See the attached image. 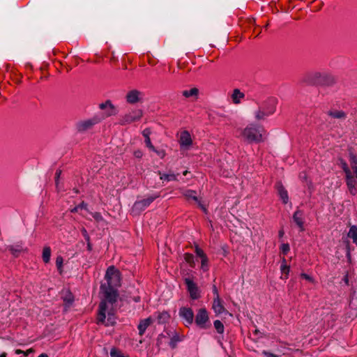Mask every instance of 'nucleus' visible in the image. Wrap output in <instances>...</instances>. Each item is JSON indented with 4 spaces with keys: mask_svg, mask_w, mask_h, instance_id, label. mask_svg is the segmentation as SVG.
Returning <instances> with one entry per match:
<instances>
[{
    "mask_svg": "<svg viewBox=\"0 0 357 357\" xmlns=\"http://www.w3.org/2000/svg\"><path fill=\"white\" fill-rule=\"evenodd\" d=\"M100 293L102 298L98 306L97 323L106 326H113L116 323V317L113 305L117 301L119 297L118 290L105 285H100Z\"/></svg>",
    "mask_w": 357,
    "mask_h": 357,
    "instance_id": "obj_1",
    "label": "nucleus"
},
{
    "mask_svg": "<svg viewBox=\"0 0 357 357\" xmlns=\"http://www.w3.org/2000/svg\"><path fill=\"white\" fill-rule=\"evenodd\" d=\"M278 101L275 98H268L265 100L259 109L255 112V118L257 120L264 119L266 117L273 114L276 108Z\"/></svg>",
    "mask_w": 357,
    "mask_h": 357,
    "instance_id": "obj_2",
    "label": "nucleus"
},
{
    "mask_svg": "<svg viewBox=\"0 0 357 357\" xmlns=\"http://www.w3.org/2000/svg\"><path fill=\"white\" fill-rule=\"evenodd\" d=\"M264 128L257 125L250 124L243 131V137L249 142H260L262 139Z\"/></svg>",
    "mask_w": 357,
    "mask_h": 357,
    "instance_id": "obj_3",
    "label": "nucleus"
},
{
    "mask_svg": "<svg viewBox=\"0 0 357 357\" xmlns=\"http://www.w3.org/2000/svg\"><path fill=\"white\" fill-rule=\"evenodd\" d=\"M105 283L101 284V285L107 286L110 288L116 289L121 285V273L120 271L115 268L114 266H109L105 273Z\"/></svg>",
    "mask_w": 357,
    "mask_h": 357,
    "instance_id": "obj_4",
    "label": "nucleus"
},
{
    "mask_svg": "<svg viewBox=\"0 0 357 357\" xmlns=\"http://www.w3.org/2000/svg\"><path fill=\"white\" fill-rule=\"evenodd\" d=\"M143 112L142 109H134L123 116H121L119 123L121 126L130 124L132 122L139 121L142 116Z\"/></svg>",
    "mask_w": 357,
    "mask_h": 357,
    "instance_id": "obj_5",
    "label": "nucleus"
},
{
    "mask_svg": "<svg viewBox=\"0 0 357 357\" xmlns=\"http://www.w3.org/2000/svg\"><path fill=\"white\" fill-rule=\"evenodd\" d=\"M195 321L196 325L201 329H207L211 326L208 314L206 308L198 310Z\"/></svg>",
    "mask_w": 357,
    "mask_h": 357,
    "instance_id": "obj_6",
    "label": "nucleus"
},
{
    "mask_svg": "<svg viewBox=\"0 0 357 357\" xmlns=\"http://www.w3.org/2000/svg\"><path fill=\"white\" fill-rule=\"evenodd\" d=\"M102 118L95 116L91 119L80 121L76 123V129L79 132H84L92 128V127L100 123Z\"/></svg>",
    "mask_w": 357,
    "mask_h": 357,
    "instance_id": "obj_7",
    "label": "nucleus"
},
{
    "mask_svg": "<svg viewBox=\"0 0 357 357\" xmlns=\"http://www.w3.org/2000/svg\"><path fill=\"white\" fill-rule=\"evenodd\" d=\"M159 196L158 195H151L146 199L136 201L132 206V212L139 213L148 207L156 198Z\"/></svg>",
    "mask_w": 357,
    "mask_h": 357,
    "instance_id": "obj_8",
    "label": "nucleus"
},
{
    "mask_svg": "<svg viewBox=\"0 0 357 357\" xmlns=\"http://www.w3.org/2000/svg\"><path fill=\"white\" fill-rule=\"evenodd\" d=\"M321 75V72L307 73L302 77L301 82L307 85H319Z\"/></svg>",
    "mask_w": 357,
    "mask_h": 357,
    "instance_id": "obj_9",
    "label": "nucleus"
},
{
    "mask_svg": "<svg viewBox=\"0 0 357 357\" xmlns=\"http://www.w3.org/2000/svg\"><path fill=\"white\" fill-rule=\"evenodd\" d=\"M99 108L102 110H105V112L103 113L102 116H99L100 118H102V120L106 117L114 116L117 114V110L115 106L109 100H106L105 102L100 103L99 105Z\"/></svg>",
    "mask_w": 357,
    "mask_h": 357,
    "instance_id": "obj_10",
    "label": "nucleus"
},
{
    "mask_svg": "<svg viewBox=\"0 0 357 357\" xmlns=\"http://www.w3.org/2000/svg\"><path fill=\"white\" fill-rule=\"evenodd\" d=\"M346 184L351 195H357V173L348 174L345 176Z\"/></svg>",
    "mask_w": 357,
    "mask_h": 357,
    "instance_id": "obj_11",
    "label": "nucleus"
},
{
    "mask_svg": "<svg viewBox=\"0 0 357 357\" xmlns=\"http://www.w3.org/2000/svg\"><path fill=\"white\" fill-rule=\"evenodd\" d=\"M185 284L187 287V290L190 294L192 299L196 300L200 297V292L196 283H195L190 278H186L184 280Z\"/></svg>",
    "mask_w": 357,
    "mask_h": 357,
    "instance_id": "obj_12",
    "label": "nucleus"
},
{
    "mask_svg": "<svg viewBox=\"0 0 357 357\" xmlns=\"http://www.w3.org/2000/svg\"><path fill=\"white\" fill-rule=\"evenodd\" d=\"M179 315L184 320L186 326H188L192 324L194 319V313L190 307H181L179 309Z\"/></svg>",
    "mask_w": 357,
    "mask_h": 357,
    "instance_id": "obj_13",
    "label": "nucleus"
},
{
    "mask_svg": "<svg viewBox=\"0 0 357 357\" xmlns=\"http://www.w3.org/2000/svg\"><path fill=\"white\" fill-rule=\"evenodd\" d=\"M143 96L142 92L133 89L130 91L126 96V101L130 104H135L141 101Z\"/></svg>",
    "mask_w": 357,
    "mask_h": 357,
    "instance_id": "obj_14",
    "label": "nucleus"
},
{
    "mask_svg": "<svg viewBox=\"0 0 357 357\" xmlns=\"http://www.w3.org/2000/svg\"><path fill=\"white\" fill-rule=\"evenodd\" d=\"M293 220L299 228L301 231L305 230L304 228V212L302 210L297 209L293 214Z\"/></svg>",
    "mask_w": 357,
    "mask_h": 357,
    "instance_id": "obj_15",
    "label": "nucleus"
},
{
    "mask_svg": "<svg viewBox=\"0 0 357 357\" xmlns=\"http://www.w3.org/2000/svg\"><path fill=\"white\" fill-rule=\"evenodd\" d=\"M336 83V78L331 74L321 73L320 84L322 86H333Z\"/></svg>",
    "mask_w": 357,
    "mask_h": 357,
    "instance_id": "obj_16",
    "label": "nucleus"
},
{
    "mask_svg": "<svg viewBox=\"0 0 357 357\" xmlns=\"http://www.w3.org/2000/svg\"><path fill=\"white\" fill-rule=\"evenodd\" d=\"M192 143V140L190 136V134L188 131L184 130L181 133L179 144L181 148L189 147Z\"/></svg>",
    "mask_w": 357,
    "mask_h": 357,
    "instance_id": "obj_17",
    "label": "nucleus"
},
{
    "mask_svg": "<svg viewBox=\"0 0 357 357\" xmlns=\"http://www.w3.org/2000/svg\"><path fill=\"white\" fill-rule=\"evenodd\" d=\"M153 322V319L152 317H149L146 319H141L137 326V328L139 331V335L142 336L147 328Z\"/></svg>",
    "mask_w": 357,
    "mask_h": 357,
    "instance_id": "obj_18",
    "label": "nucleus"
},
{
    "mask_svg": "<svg viewBox=\"0 0 357 357\" xmlns=\"http://www.w3.org/2000/svg\"><path fill=\"white\" fill-rule=\"evenodd\" d=\"M158 324H164L170 319V314L167 311L156 312L153 314Z\"/></svg>",
    "mask_w": 357,
    "mask_h": 357,
    "instance_id": "obj_19",
    "label": "nucleus"
},
{
    "mask_svg": "<svg viewBox=\"0 0 357 357\" xmlns=\"http://www.w3.org/2000/svg\"><path fill=\"white\" fill-rule=\"evenodd\" d=\"M278 190V195L280 199L282 200L283 204H286L289 202L288 192L282 183L280 181L275 185Z\"/></svg>",
    "mask_w": 357,
    "mask_h": 357,
    "instance_id": "obj_20",
    "label": "nucleus"
},
{
    "mask_svg": "<svg viewBox=\"0 0 357 357\" xmlns=\"http://www.w3.org/2000/svg\"><path fill=\"white\" fill-rule=\"evenodd\" d=\"M212 308L214 310L215 313L217 314H222L225 308L222 303V301L220 298H214Z\"/></svg>",
    "mask_w": 357,
    "mask_h": 357,
    "instance_id": "obj_21",
    "label": "nucleus"
},
{
    "mask_svg": "<svg viewBox=\"0 0 357 357\" xmlns=\"http://www.w3.org/2000/svg\"><path fill=\"white\" fill-rule=\"evenodd\" d=\"M151 134V131L150 128H145L142 131V135L144 137V142L146 146L151 150V151H155V147L152 144L150 139V135Z\"/></svg>",
    "mask_w": 357,
    "mask_h": 357,
    "instance_id": "obj_22",
    "label": "nucleus"
},
{
    "mask_svg": "<svg viewBox=\"0 0 357 357\" xmlns=\"http://www.w3.org/2000/svg\"><path fill=\"white\" fill-rule=\"evenodd\" d=\"M327 114L334 119H345L347 116V113L342 110H329Z\"/></svg>",
    "mask_w": 357,
    "mask_h": 357,
    "instance_id": "obj_23",
    "label": "nucleus"
},
{
    "mask_svg": "<svg viewBox=\"0 0 357 357\" xmlns=\"http://www.w3.org/2000/svg\"><path fill=\"white\" fill-rule=\"evenodd\" d=\"M7 249L12 253L13 256L18 257L19 254L23 251L22 243H17L8 246Z\"/></svg>",
    "mask_w": 357,
    "mask_h": 357,
    "instance_id": "obj_24",
    "label": "nucleus"
},
{
    "mask_svg": "<svg viewBox=\"0 0 357 357\" xmlns=\"http://www.w3.org/2000/svg\"><path fill=\"white\" fill-rule=\"evenodd\" d=\"M158 174L160 175V178L162 181H177V176L178 174H164L162 173L160 171H158Z\"/></svg>",
    "mask_w": 357,
    "mask_h": 357,
    "instance_id": "obj_25",
    "label": "nucleus"
},
{
    "mask_svg": "<svg viewBox=\"0 0 357 357\" xmlns=\"http://www.w3.org/2000/svg\"><path fill=\"white\" fill-rule=\"evenodd\" d=\"M245 96L244 93H242L238 89H235L233 91L231 95L232 101L234 104H238L241 102V99Z\"/></svg>",
    "mask_w": 357,
    "mask_h": 357,
    "instance_id": "obj_26",
    "label": "nucleus"
},
{
    "mask_svg": "<svg viewBox=\"0 0 357 357\" xmlns=\"http://www.w3.org/2000/svg\"><path fill=\"white\" fill-rule=\"evenodd\" d=\"M183 196L188 200L192 199L195 202H198L199 199L197 196V192L195 190H185L183 192Z\"/></svg>",
    "mask_w": 357,
    "mask_h": 357,
    "instance_id": "obj_27",
    "label": "nucleus"
},
{
    "mask_svg": "<svg viewBox=\"0 0 357 357\" xmlns=\"http://www.w3.org/2000/svg\"><path fill=\"white\" fill-rule=\"evenodd\" d=\"M347 236L353 240V243L357 245V227L352 225L349 228Z\"/></svg>",
    "mask_w": 357,
    "mask_h": 357,
    "instance_id": "obj_28",
    "label": "nucleus"
},
{
    "mask_svg": "<svg viewBox=\"0 0 357 357\" xmlns=\"http://www.w3.org/2000/svg\"><path fill=\"white\" fill-rule=\"evenodd\" d=\"M349 162L351 166V169H353L354 173H357V157L356 155L350 151L349 153Z\"/></svg>",
    "mask_w": 357,
    "mask_h": 357,
    "instance_id": "obj_29",
    "label": "nucleus"
},
{
    "mask_svg": "<svg viewBox=\"0 0 357 357\" xmlns=\"http://www.w3.org/2000/svg\"><path fill=\"white\" fill-rule=\"evenodd\" d=\"M337 164L342 169L343 172L345 174V176L351 172L347 162L343 158H339Z\"/></svg>",
    "mask_w": 357,
    "mask_h": 357,
    "instance_id": "obj_30",
    "label": "nucleus"
},
{
    "mask_svg": "<svg viewBox=\"0 0 357 357\" xmlns=\"http://www.w3.org/2000/svg\"><path fill=\"white\" fill-rule=\"evenodd\" d=\"M181 340L182 338L178 335L177 333L175 332L171 337L170 342L169 343V347L172 349H175L176 347L177 343Z\"/></svg>",
    "mask_w": 357,
    "mask_h": 357,
    "instance_id": "obj_31",
    "label": "nucleus"
},
{
    "mask_svg": "<svg viewBox=\"0 0 357 357\" xmlns=\"http://www.w3.org/2000/svg\"><path fill=\"white\" fill-rule=\"evenodd\" d=\"M183 96L185 98H190L192 96H197L199 93V90L197 88H192L190 90H185L182 92Z\"/></svg>",
    "mask_w": 357,
    "mask_h": 357,
    "instance_id": "obj_32",
    "label": "nucleus"
},
{
    "mask_svg": "<svg viewBox=\"0 0 357 357\" xmlns=\"http://www.w3.org/2000/svg\"><path fill=\"white\" fill-rule=\"evenodd\" d=\"M184 259L190 265V266L191 268H195V257H194V255L192 254L185 253L184 254Z\"/></svg>",
    "mask_w": 357,
    "mask_h": 357,
    "instance_id": "obj_33",
    "label": "nucleus"
},
{
    "mask_svg": "<svg viewBox=\"0 0 357 357\" xmlns=\"http://www.w3.org/2000/svg\"><path fill=\"white\" fill-rule=\"evenodd\" d=\"M280 271L282 274L286 275L285 279H287L290 271V266L287 264V260L284 257L282 258V264L280 266Z\"/></svg>",
    "mask_w": 357,
    "mask_h": 357,
    "instance_id": "obj_34",
    "label": "nucleus"
},
{
    "mask_svg": "<svg viewBox=\"0 0 357 357\" xmlns=\"http://www.w3.org/2000/svg\"><path fill=\"white\" fill-rule=\"evenodd\" d=\"M51 249L50 247H45L43 250V260L45 263H48L50 260Z\"/></svg>",
    "mask_w": 357,
    "mask_h": 357,
    "instance_id": "obj_35",
    "label": "nucleus"
},
{
    "mask_svg": "<svg viewBox=\"0 0 357 357\" xmlns=\"http://www.w3.org/2000/svg\"><path fill=\"white\" fill-rule=\"evenodd\" d=\"M63 300L65 303L66 307H68L73 304L74 301V296L70 292H67L66 295L63 297Z\"/></svg>",
    "mask_w": 357,
    "mask_h": 357,
    "instance_id": "obj_36",
    "label": "nucleus"
},
{
    "mask_svg": "<svg viewBox=\"0 0 357 357\" xmlns=\"http://www.w3.org/2000/svg\"><path fill=\"white\" fill-rule=\"evenodd\" d=\"M214 327L219 334L224 333L225 327L223 324L220 320H215L213 322Z\"/></svg>",
    "mask_w": 357,
    "mask_h": 357,
    "instance_id": "obj_37",
    "label": "nucleus"
},
{
    "mask_svg": "<svg viewBox=\"0 0 357 357\" xmlns=\"http://www.w3.org/2000/svg\"><path fill=\"white\" fill-rule=\"evenodd\" d=\"M201 268L204 272L208 271V259L207 256L201 259Z\"/></svg>",
    "mask_w": 357,
    "mask_h": 357,
    "instance_id": "obj_38",
    "label": "nucleus"
},
{
    "mask_svg": "<svg viewBox=\"0 0 357 357\" xmlns=\"http://www.w3.org/2000/svg\"><path fill=\"white\" fill-rule=\"evenodd\" d=\"M356 292L354 291L351 296L349 305L352 309L357 310V296H356Z\"/></svg>",
    "mask_w": 357,
    "mask_h": 357,
    "instance_id": "obj_39",
    "label": "nucleus"
},
{
    "mask_svg": "<svg viewBox=\"0 0 357 357\" xmlns=\"http://www.w3.org/2000/svg\"><path fill=\"white\" fill-rule=\"evenodd\" d=\"M63 259L61 256H58L56 259V266L57 269L61 272L62 266H63Z\"/></svg>",
    "mask_w": 357,
    "mask_h": 357,
    "instance_id": "obj_40",
    "label": "nucleus"
},
{
    "mask_svg": "<svg viewBox=\"0 0 357 357\" xmlns=\"http://www.w3.org/2000/svg\"><path fill=\"white\" fill-rule=\"evenodd\" d=\"M280 250H281V252L284 255H287V253L290 250V247H289V243H283V244H282V245L280 246Z\"/></svg>",
    "mask_w": 357,
    "mask_h": 357,
    "instance_id": "obj_41",
    "label": "nucleus"
},
{
    "mask_svg": "<svg viewBox=\"0 0 357 357\" xmlns=\"http://www.w3.org/2000/svg\"><path fill=\"white\" fill-rule=\"evenodd\" d=\"M110 356H111V357H128V356H123V355L121 354L115 347H113L111 349Z\"/></svg>",
    "mask_w": 357,
    "mask_h": 357,
    "instance_id": "obj_42",
    "label": "nucleus"
},
{
    "mask_svg": "<svg viewBox=\"0 0 357 357\" xmlns=\"http://www.w3.org/2000/svg\"><path fill=\"white\" fill-rule=\"evenodd\" d=\"M195 253L197 256L200 257L201 259L206 257V255L204 253L203 250L201 249L198 245L195 246Z\"/></svg>",
    "mask_w": 357,
    "mask_h": 357,
    "instance_id": "obj_43",
    "label": "nucleus"
},
{
    "mask_svg": "<svg viewBox=\"0 0 357 357\" xmlns=\"http://www.w3.org/2000/svg\"><path fill=\"white\" fill-rule=\"evenodd\" d=\"M301 278H302L306 280H308L310 282H314V279L310 275H309L306 273H301Z\"/></svg>",
    "mask_w": 357,
    "mask_h": 357,
    "instance_id": "obj_44",
    "label": "nucleus"
},
{
    "mask_svg": "<svg viewBox=\"0 0 357 357\" xmlns=\"http://www.w3.org/2000/svg\"><path fill=\"white\" fill-rule=\"evenodd\" d=\"M82 234L85 239V241L87 242V241H90V236L86 231V229L85 228H82Z\"/></svg>",
    "mask_w": 357,
    "mask_h": 357,
    "instance_id": "obj_45",
    "label": "nucleus"
},
{
    "mask_svg": "<svg viewBox=\"0 0 357 357\" xmlns=\"http://www.w3.org/2000/svg\"><path fill=\"white\" fill-rule=\"evenodd\" d=\"M155 153H157V155L160 158H164L165 156V151L164 150H157L155 148V151H153Z\"/></svg>",
    "mask_w": 357,
    "mask_h": 357,
    "instance_id": "obj_46",
    "label": "nucleus"
},
{
    "mask_svg": "<svg viewBox=\"0 0 357 357\" xmlns=\"http://www.w3.org/2000/svg\"><path fill=\"white\" fill-rule=\"evenodd\" d=\"M262 354L265 356L266 357H279L278 355H276L275 354L271 353L269 351L264 350L262 351Z\"/></svg>",
    "mask_w": 357,
    "mask_h": 357,
    "instance_id": "obj_47",
    "label": "nucleus"
},
{
    "mask_svg": "<svg viewBox=\"0 0 357 357\" xmlns=\"http://www.w3.org/2000/svg\"><path fill=\"white\" fill-rule=\"evenodd\" d=\"M93 218L97 220V221H100L102 220V217L100 214V213H98V212H95L93 215H92Z\"/></svg>",
    "mask_w": 357,
    "mask_h": 357,
    "instance_id": "obj_48",
    "label": "nucleus"
},
{
    "mask_svg": "<svg viewBox=\"0 0 357 357\" xmlns=\"http://www.w3.org/2000/svg\"><path fill=\"white\" fill-rule=\"evenodd\" d=\"M61 174V170H60V169H57L55 173V183H56V186H58L59 179Z\"/></svg>",
    "mask_w": 357,
    "mask_h": 357,
    "instance_id": "obj_49",
    "label": "nucleus"
},
{
    "mask_svg": "<svg viewBox=\"0 0 357 357\" xmlns=\"http://www.w3.org/2000/svg\"><path fill=\"white\" fill-rule=\"evenodd\" d=\"M212 291H213V294L215 296L214 298H220V296H219V294H218V288H217V287L215 284L213 285Z\"/></svg>",
    "mask_w": 357,
    "mask_h": 357,
    "instance_id": "obj_50",
    "label": "nucleus"
},
{
    "mask_svg": "<svg viewBox=\"0 0 357 357\" xmlns=\"http://www.w3.org/2000/svg\"><path fill=\"white\" fill-rule=\"evenodd\" d=\"M200 208L205 213H206L207 209L202 204L201 201L199 199L198 202H197Z\"/></svg>",
    "mask_w": 357,
    "mask_h": 357,
    "instance_id": "obj_51",
    "label": "nucleus"
},
{
    "mask_svg": "<svg viewBox=\"0 0 357 357\" xmlns=\"http://www.w3.org/2000/svg\"><path fill=\"white\" fill-rule=\"evenodd\" d=\"M78 206H79V209H85V210H86L87 204L85 203L84 202H82Z\"/></svg>",
    "mask_w": 357,
    "mask_h": 357,
    "instance_id": "obj_52",
    "label": "nucleus"
},
{
    "mask_svg": "<svg viewBox=\"0 0 357 357\" xmlns=\"http://www.w3.org/2000/svg\"><path fill=\"white\" fill-rule=\"evenodd\" d=\"M134 155L136 158H141L142 156V152L139 150L135 151Z\"/></svg>",
    "mask_w": 357,
    "mask_h": 357,
    "instance_id": "obj_53",
    "label": "nucleus"
},
{
    "mask_svg": "<svg viewBox=\"0 0 357 357\" xmlns=\"http://www.w3.org/2000/svg\"><path fill=\"white\" fill-rule=\"evenodd\" d=\"M343 281L345 282L346 284H349V276L348 274H346L343 278Z\"/></svg>",
    "mask_w": 357,
    "mask_h": 357,
    "instance_id": "obj_54",
    "label": "nucleus"
},
{
    "mask_svg": "<svg viewBox=\"0 0 357 357\" xmlns=\"http://www.w3.org/2000/svg\"><path fill=\"white\" fill-rule=\"evenodd\" d=\"M300 178L302 179V180H306L307 179V175L305 172H302L300 174Z\"/></svg>",
    "mask_w": 357,
    "mask_h": 357,
    "instance_id": "obj_55",
    "label": "nucleus"
},
{
    "mask_svg": "<svg viewBox=\"0 0 357 357\" xmlns=\"http://www.w3.org/2000/svg\"><path fill=\"white\" fill-rule=\"evenodd\" d=\"M87 250L89 251H91L92 250V244L91 243V241H87Z\"/></svg>",
    "mask_w": 357,
    "mask_h": 357,
    "instance_id": "obj_56",
    "label": "nucleus"
},
{
    "mask_svg": "<svg viewBox=\"0 0 357 357\" xmlns=\"http://www.w3.org/2000/svg\"><path fill=\"white\" fill-rule=\"evenodd\" d=\"M132 300L135 302V303H138L140 301L141 298H140V296H134L132 298Z\"/></svg>",
    "mask_w": 357,
    "mask_h": 357,
    "instance_id": "obj_57",
    "label": "nucleus"
},
{
    "mask_svg": "<svg viewBox=\"0 0 357 357\" xmlns=\"http://www.w3.org/2000/svg\"><path fill=\"white\" fill-rule=\"evenodd\" d=\"M284 234V231L283 229H280L278 232V236L280 238H282Z\"/></svg>",
    "mask_w": 357,
    "mask_h": 357,
    "instance_id": "obj_58",
    "label": "nucleus"
},
{
    "mask_svg": "<svg viewBox=\"0 0 357 357\" xmlns=\"http://www.w3.org/2000/svg\"><path fill=\"white\" fill-rule=\"evenodd\" d=\"M79 210V206L77 205V206H75L74 208H73V209L71 210V212H72V213H76V212H77Z\"/></svg>",
    "mask_w": 357,
    "mask_h": 357,
    "instance_id": "obj_59",
    "label": "nucleus"
},
{
    "mask_svg": "<svg viewBox=\"0 0 357 357\" xmlns=\"http://www.w3.org/2000/svg\"><path fill=\"white\" fill-rule=\"evenodd\" d=\"M38 357H48V356L46 354H41Z\"/></svg>",
    "mask_w": 357,
    "mask_h": 357,
    "instance_id": "obj_60",
    "label": "nucleus"
},
{
    "mask_svg": "<svg viewBox=\"0 0 357 357\" xmlns=\"http://www.w3.org/2000/svg\"><path fill=\"white\" fill-rule=\"evenodd\" d=\"M0 357H6V353H3L0 355Z\"/></svg>",
    "mask_w": 357,
    "mask_h": 357,
    "instance_id": "obj_61",
    "label": "nucleus"
},
{
    "mask_svg": "<svg viewBox=\"0 0 357 357\" xmlns=\"http://www.w3.org/2000/svg\"><path fill=\"white\" fill-rule=\"evenodd\" d=\"M255 333L256 335H257V334L260 333V332H259V331L258 329H256V330L255 331Z\"/></svg>",
    "mask_w": 357,
    "mask_h": 357,
    "instance_id": "obj_62",
    "label": "nucleus"
},
{
    "mask_svg": "<svg viewBox=\"0 0 357 357\" xmlns=\"http://www.w3.org/2000/svg\"><path fill=\"white\" fill-rule=\"evenodd\" d=\"M187 174H188V171H187V170L184 171V172H183V174L184 176H186V175H187Z\"/></svg>",
    "mask_w": 357,
    "mask_h": 357,
    "instance_id": "obj_63",
    "label": "nucleus"
},
{
    "mask_svg": "<svg viewBox=\"0 0 357 357\" xmlns=\"http://www.w3.org/2000/svg\"><path fill=\"white\" fill-rule=\"evenodd\" d=\"M22 351L21 350H20V349L16 351V353H17V354H20V353H22Z\"/></svg>",
    "mask_w": 357,
    "mask_h": 357,
    "instance_id": "obj_64",
    "label": "nucleus"
}]
</instances>
